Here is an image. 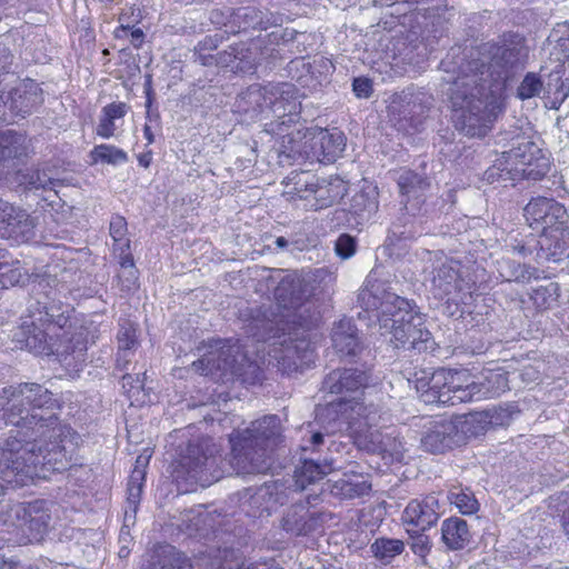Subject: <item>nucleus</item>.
Listing matches in <instances>:
<instances>
[{
  "mask_svg": "<svg viewBox=\"0 0 569 569\" xmlns=\"http://www.w3.org/2000/svg\"><path fill=\"white\" fill-rule=\"evenodd\" d=\"M60 405L43 386L24 382L4 387L0 391V422L16 428L21 438L20 456L16 462L24 483L41 471H63L72 462L78 435L62 425L52 412Z\"/></svg>",
  "mask_w": 569,
  "mask_h": 569,
  "instance_id": "f257e3e1",
  "label": "nucleus"
},
{
  "mask_svg": "<svg viewBox=\"0 0 569 569\" xmlns=\"http://www.w3.org/2000/svg\"><path fill=\"white\" fill-rule=\"evenodd\" d=\"M459 66V76L453 80L459 89L451 93L452 121L457 130L470 138H483L493 129L498 118L505 113L506 103L501 96L487 91L475 79L468 80Z\"/></svg>",
  "mask_w": 569,
  "mask_h": 569,
  "instance_id": "f03ea898",
  "label": "nucleus"
},
{
  "mask_svg": "<svg viewBox=\"0 0 569 569\" xmlns=\"http://www.w3.org/2000/svg\"><path fill=\"white\" fill-rule=\"evenodd\" d=\"M232 443V466L238 473H264L271 467V455L282 442V427L278 416L257 419Z\"/></svg>",
  "mask_w": 569,
  "mask_h": 569,
  "instance_id": "7ed1b4c3",
  "label": "nucleus"
},
{
  "mask_svg": "<svg viewBox=\"0 0 569 569\" xmlns=\"http://www.w3.org/2000/svg\"><path fill=\"white\" fill-rule=\"evenodd\" d=\"M382 319V328H389L390 342L396 349L429 355L436 351L431 332L423 326L421 313L413 301L395 296L389 302Z\"/></svg>",
  "mask_w": 569,
  "mask_h": 569,
  "instance_id": "20e7f679",
  "label": "nucleus"
},
{
  "mask_svg": "<svg viewBox=\"0 0 569 569\" xmlns=\"http://www.w3.org/2000/svg\"><path fill=\"white\" fill-rule=\"evenodd\" d=\"M71 340L69 318L60 315L54 320L47 310L41 309L23 316L16 333L19 348L34 356H54V348Z\"/></svg>",
  "mask_w": 569,
  "mask_h": 569,
  "instance_id": "39448f33",
  "label": "nucleus"
},
{
  "mask_svg": "<svg viewBox=\"0 0 569 569\" xmlns=\"http://www.w3.org/2000/svg\"><path fill=\"white\" fill-rule=\"evenodd\" d=\"M505 170L520 174L528 180L542 179L550 169L549 158L535 142L531 136L525 133L516 137L513 147L501 154Z\"/></svg>",
  "mask_w": 569,
  "mask_h": 569,
  "instance_id": "423d86ee",
  "label": "nucleus"
},
{
  "mask_svg": "<svg viewBox=\"0 0 569 569\" xmlns=\"http://www.w3.org/2000/svg\"><path fill=\"white\" fill-rule=\"evenodd\" d=\"M217 36H207L194 47V58L203 67L230 69L233 73L253 72L251 51L244 43H234L227 50L212 53L219 47Z\"/></svg>",
  "mask_w": 569,
  "mask_h": 569,
  "instance_id": "0eeeda50",
  "label": "nucleus"
},
{
  "mask_svg": "<svg viewBox=\"0 0 569 569\" xmlns=\"http://www.w3.org/2000/svg\"><path fill=\"white\" fill-rule=\"evenodd\" d=\"M490 66L498 74H508L529 58L527 39L517 31L502 32L497 41L488 44Z\"/></svg>",
  "mask_w": 569,
  "mask_h": 569,
  "instance_id": "6e6552de",
  "label": "nucleus"
},
{
  "mask_svg": "<svg viewBox=\"0 0 569 569\" xmlns=\"http://www.w3.org/2000/svg\"><path fill=\"white\" fill-rule=\"evenodd\" d=\"M110 237L113 240L112 253L118 259L123 273L118 276L122 289L131 290L138 286V269L131 252V242L128 238V223L124 217L114 214L109 226Z\"/></svg>",
  "mask_w": 569,
  "mask_h": 569,
  "instance_id": "1a4fd4ad",
  "label": "nucleus"
},
{
  "mask_svg": "<svg viewBox=\"0 0 569 569\" xmlns=\"http://www.w3.org/2000/svg\"><path fill=\"white\" fill-rule=\"evenodd\" d=\"M316 273L290 271L278 282L273 296L280 308L297 309L316 291Z\"/></svg>",
  "mask_w": 569,
  "mask_h": 569,
  "instance_id": "9d476101",
  "label": "nucleus"
},
{
  "mask_svg": "<svg viewBox=\"0 0 569 569\" xmlns=\"http://www.w3.org/2000/svg\"><path fill=\"white\" fill-rule=\"evenodd\" d=\"M216 459L208 457L200 445L189 443L174 469L176 479L184 478L192 483L207 487L219 479L211 470Z\"/></svg>",
  "mask_w": 569,
  "mask_h": 569,
  "instance_id": "9b49d317",
  "label": "nucleus"
},
{
  "mask_svg": "<svg viewBox=\"0 0 569 569\" xmlns=\"http://www.w3.org/2000/svg\"><path fill=\"white\" fill-rule=\"evenodd\" d=\"M303 137L306 152L321 163L335 162L346 147V138L341 131H330L325 128L308 129Z\"/></svg>",
  "mask_w": 569,
  "mask_h": 569,
  "instance_id": "f8f14e48",
  "label": "nucleus"
},
{
  "mask_svg": "<svg viewBox=\"0 0 569 569\" xmlns=\"http://www.w3.org/2000/svg\"><path fill=\"white\" fill-rule=\"evenodd\" d=\"M566 207L547 197H535L523 208V217L531 229L540 230V233L549 230L562 219L568 218Z\"/></svg>",
  "mask_w": 569,
  "mask_h": 569,
  "instance_id": "ddd939ff",
  "label": "nucleus"
},
{
  "mask_svg": "<svg viewBox=\"0 0 569 569\" xmlns=\"http://www.w3.org/2000/svg\"><path fill=\"white\" fill-rule=\"evenodd\" d=\"M332 517L328 511H310L305 503L300 502L286 510L281 526L290 535L307 536L322 528Z\"/></svg>",
  "mask_w": 569,
  "mask_h": 569,
  "instance_id": "4468645a",
  "label": "nucleus"
},
{
  "mask_svg": "<svg viewBox=\"0 0 569 569\" xmlns=\"http://www.w3.org/2000/svg\"><path fill=\"white\" fill-rule=\"evenodd\" d=\"M278 502L279 486L274 481L239 492V510L250 518H259L264 513L269 516Z\"/></svg>",
  "mask_w": 569,
  "mask_h": 569,
  "instance_id": "2eb2a0df",
  "label": "nucleus"
},
{
  "mask_svg": "<svg viewBox=\"0 0 569 569\" xmlns=\"http://www.w3.org/2000/svg\"><path fill=\"white\" fill-rule=\"evenodd\" d=\"M348 415L349 420L348 433L352 438L353 443L358 447L360 436L368 438L370 432L379 428L382 420L380 408L370 402L356 399L348 400Z\"/></svg>",
  "mask_w": 569,
  "mask_h": 569,
  "instance_id": "dca6fc26",
  "label": "nucleus"
},
{
  "mask_svg": "<svg viewBox=\"0 0 569 569\" xmlns=\"http://www.w3.org/2000/svg\"><path fill=\"white\" fill-rule=\"evenodd\" d=\"M31 152L27 133L12 129L0 131V171L24 164Z\"/></svg>",
  "mask_w": 569,
  "mask_h": 569,
  "instance_id": "f3484780",
  "label": "nucleus"
},
{
  "mask_svg": "<svg viewBox=\"0 0 569 569\" xmlns=\"http://www.w3.org/2000/svg\"><path fill=\"white\" fill-rule=\"evenodd\" d=\"M537 257L558 262L569 257V216L562 219L545 233L539 234L537 241Z\"/></svg>",
  "mask_w": 569,
  "mask_h": 569,
  "instance_id": "a211bd4d",
  "label": "nucleus"
},
{
  "mask_svg": "<svg viewBox=\"0 0 569 569\" xmlns=\"http://www.w3.org/2000/svg\"><path fill=\"white\" fill-rule=\"evenodd\" d=\"M421 447L431 453H443L459 447L450 420H428L423 425Z\"/></svg>",
  "mask_w": 569,
  "mask_h": 569,
  "instance_id": "6ab92c4d",
  "label": "nucleus"
},
{
  "mask_svg": "<svg viewBox=\"0 0 569 569\" xmlns=\"http://www.w3.org/2000/svg\"><path fill=\"white\" fill-rule=\"evenodd\" d=\"M310 203L306 211H319L329 208L345 198L348 192V182L340 177L319 179L315 176Z\"/></svg>",
  "mask_w": 569,
  "mask_h": 569,
  "instance_id": "aec40b11",
  "label": "nucleus"
},
{
  "mask_svg": "<svg viewBox=\"0 0 569 569\" xmlns=\"http://www.w3.org/2000/svg\"><path fill=\"white\" fill-rule=\"evenodd\" d=\"M33 229L30 216L22 209L0 200V237L23 240Z\"/></svg>",
  "mask_w": 569,
  "mask_h": 569,
  "instance_id": "412c9836",
  "label": "nucleus"
},
{
  "mask_svg": "<svg viewBox=\"0 0 569 569\" xmlns=\"http://www.w3.org/2000/svg\"><path fill=\"white\" fill-rule=\"evenodd\" d=\"M21 438L8 439L6 447H0V496L4 493L8 486H24L22 471L16 469L17 463L22 461L20 456Z\"/></svg>",
  "mask_w": 569,
  "mask_h": 569,
  "instance_id": "4be33fe9",
  "label": "nucleus"
},
{
  "mask_svg": "<svg viewBox=\"0 0 569 569\" xmlns=\"http://www.w3.org/2000/svg\"><path fill=\"white\" fill-rule=\"evenodd\" d=\"M370 372L359 368H343L331 371L322 382V389L329 393L353 391L366 387L370 380Z\"/></svg>",
  "mask_w": 569,
  "mask_h": 569,
  "instance_id": "5701e85b",
  "label": "nucleus"
},
{
  "mask_svg": "<svg viewBox=\"0 0 569 569\" xmlns=\"http://www.w3.org/2000/svg\"><path fill=\"white\" fill-rule=\"evenodd\" d=\"M315 176L306 171H291L282 181V197L286 201L306 211L310 203Z\"/></svg>",
  "mask_w": 569,
  "mask_h": 569,
  "instance_id": "b1692460",
  "label": "nucleus"
},
{
  "mask_svg": "<svg viewBox=\"0 0 569 569\" xmlns=\"http://www.w3.org/2000/svg\"><path fill=\"white\" fill-rule=\"evenodd\" d=\"M348 400L332 401L316 409V421L327 436L348 432Z\"/></svg>",
  "mask_w": 569,
  "mask_h": 569,
  "instance_id": "393cba45",
  "label": "nucleus"
},
{
  "mask_svg": "<svg viewBox=\"0 0 569 569\" xmlns=\"http://www.w3.org/2000/svg\"><path fill=\"white\" fill-rule=\"evenodd\" d=\"M336 469L332 459H325L322 462L313 458H306L301 460L293 472V482L290 486L295 491H303L310 485L323 479V477Z\"/></svg>",
  "mask_w": 569,
  "mask_h": 569,
  "instance_id": "a878e982",
  "label": "nucleus"
},
{
  "mask_svg": "<svg viewBox=\"0 0 569 569\" xmlns=\"http://www.w3.org/2000/svg\"><path fill=\"white\" fill-rule=\"evenodd\" d=\"M332 347L338 356H357L360 352V338L351 319H340L331 331Z\"/></svg>",
  "mask_w": 569,
  "mask_h": 569,
  "instance_id": "bb28decb",
  "label": "nucleus"
},
{
  "mask_svg": "<svg viewBox=\"0 0 569 569\" xmlns=\"http://www.w3.org/2000/svg\"><path fill=\"white\" fill-rule=\"evenodd\" d=\"M358 448L370 453L390 456L400 455L405 450L403 442L395 430L382 432L379 428L370 432L368 438L360 436Z\"/></svg>",
  "mask_w": 569,
  "mask_h": 569,
  "instance_id": "cd10ccee",
  "label": "nucleus"
},
{
  "mask_svg": "<svg viewBox=\"0 0 569 569\" xmlns=\"http://www.w3.org/2000/svg\"><path fill=\"white\" fill-rule=\"evenodd\" d=\"M326 485L330 495L339 499L361 498L371 490V483L361 475L356 473H343L337 480L329 479Z\"/></svg>",
  "mask_w": 569,
  "mask_h": 569,
  "instance_id": "c85d7f7f",
  "label": "nucleus"
},
{
  "mask_svg": "<svg viewBox=\"0 0 569 569\" xmlns=\"http://www.w3.org/2000/svg\"><path fill=\"white\" fill-rule=\"evenodd\" d=\"M21 513L26 518L23 531L27 533L29 540L37 542L41 541L50 528V513L39 508L37 503L29 505L28 508L18 506L16 515L20 517Z\"/></svg>",
  "mask_w": 569,
  "mask_h": 569,
  "instance_id": "c756f323",
  "label": "nucleus"
},
{
  "mask_svg": "<svg viewBox=\"0 0 569 569\" xmlns=\"http://www.w3.org/2000/svg\"><path fill=\"white\" fill-rule=\"evenodd\" d=\"M437 505L438 501L433 497H428L423 501L412 500L403 511V520L425 531L438 520L439 515L435 509Z\"/></svg>",
  "mask_w": 569,
  "mask_h": 569,
  "instance_id": "7c9ffc66",
  "label": "nucleus"
},
{
  "mask_svg": "<svg viewBox=\"0 0 569 569\" xmlns=\"http://www.w3.org/2000/svg\"><path fill=\"white\" fill-rule=\"evenodd\" d=\"M487 415L482 411L470 412L468 415L457 416L450 419L456 433V442L459 447L467 443L471 438H476L488 429Z\"/></svg>",
  "mask_w": 569,
  "mask_h": 569,
  "instance_id": "2f4dec72",
  "label": "nucleus"
},
{
  "mask_svg": "<svg viewBox=\"0 0 569 569\" xmlns=\"http://www.w3.org/2000/svg\"><path fill=\"white\" fill-rule=\"evenodd\" d=\"M131 107L123 101H112L102 107L96 134L102 139H110L116 134L118 120H122Z\"/></svg>",
  "mask_w": 569,
  "mask_h": 569,
  "instance_id": "473e14b6",
  "label": "nucleus"
},
{
  "mask_svg": "<svg viewBox=\"0 0 569 569\" xmlns=\"http://www.w3.org/2000/svg\"><path fill=\"white\" fill-rule=\"evenodd\" d=\"M441 539L450 550L463 549L471 540V533L466 520L451 517L441 526Z\"/></svg>",
  "mask_w": 569,
  "mask_h": 569,
  "instance_id": "72a5a7b5",
  "label": "nucleus"
},
{
  "mask_svg": "<svg viewBox=\"0 0 569 569\" xmlns=\"http://www.w3.org/2000/svg\"><path fill=\"white\" fill-rule=\"evenodd\" d=\"M508 372L497 369H485L477 381L478 392L482 399L495 398L509 390Z\"/></svg>",
  "mask_w": 569,
  "mask_h": 569,
  "instance_id": "f704fd0d",
  "label": "nucleus"
},
{
  "mask_svg": "<svg viewBox=\"0 0 569 569\" xmlns=\"http://www.w3.org/2000/svg\"><path fill=\"white\" fill-rule=\"evenodd\" d=\"M24 276L21 261L7 249L0 248V293L10 287L18 286Z\"/></svg>",
  "mask_w": 569,
  "mask_h": 569,
  "instance_id": "c9c22d12",
  "label": "nucleus"
},
{
  "mask_svg": "<svg viewBox=\"0 0 569 569\" xmlns=\"http://www.w3.org/2000/svg\"><path fill=\"white\" fill-rule=\"evenodd\" d=\"M149 569H192V565L184 553L167 545L154 552Z\"/></svg>",
  "mask_w": 569,
  "mask_h": 569,
  "instance_id": "e433bc0d",
  "label": "nucleus"
},
{
  "mask_svg": "<svg viewBox=\"0 0 569 569\" xmlns=\"http://www.w3.org/2000/svg\"><path fill=\"white\" fill-rule=\"evenodd\" d=\"M560 287L557 282L538 286L529 293V299L538 312L552 309L558 305Z\"/></svg>",
  "mask_w": 569,
  "mask_h": 569,
  "instance_id": "4c0bfd02",
  "label": "nucleus"
},
{
  "mask_svg": "<svg viewBox=\"0 0 569 569\" xmlns=\"http://www.w3.org/2000/svg\"><path fill=\"white\" fill-rule=\"evenodd\" d=\"M90 163H106L111 166L123 164L128 161V153L114 146L109 143H101L93 147L89 152Z\"/></svg>",
  "mask_w": 569,
  "mask_h": 569,
  "instance_id": "58836bf2",
  "label": "nucleus"
},
{
  "mask_svg": "<svg viewBox=\"0 0 569 569\" xmlns=\"http://www.w3.org/2000/svg\"><path fill=\"white\" fill-rule=\"evenodd\" d=\"M287 104L288 113H286L287 108L284 106L283 99H277L272 103V110L274 113H278L281 109L283 112L278 116L280 121H277L276 123L271 122L268 124V132L272 134L284 136L286 131L282 127H288L290 123L296 122L297 118L299 117L300 106L296 101H288Z\"/></svg>",
  "mask_w": 569,
  "mask_h": 569,
  "instance_id": "ea45409f",
  "label": "nucleus"
},
{
  "mask_svg": "<svg viewBox=\"0 0 569 569\" xmlns=\"http://www.w3.org/2000/svg\"><path fill=\"white\" fill-rule=\"evenodd\" d=\"M117 343L119 351H136L140 345L138 325L129 319L121 320L117 333Z\"/></svg>",
  "mask_w": 569,
  "mask_h": 569,
  "instance_id": "a19ab883",
  "label": "nucleus"
},
{
  "mask_svg": "<svg viewBox=\"0 0 569 569\" xmlns=\"http://www.w3.org/2000/svg\"><path fill=\"white\" fill-rule=\"evenodd\" d=\"M405 545L399 539L378 538L371 545V551L376 558L389 562L392 558L403 551Z\"/></svg>",
  "mask_w": 569,
  "mask_h": 569,
  "instance_id": "79ce46f5",
  "label": "nucleus"
},
{
  "mask_svg": "<svg viewBox=\"0 0 569 569\" xmlns=\"http://www.w3.org/2000/svg\"><path fill=\"white\" fill-rule=\"evenodd\" d=\"M479 388L477 381L472 380L469 383H466L457 389H447L448 393H452L447 399H442L446 395L445 391L440 393L439 400L442 402L451 401L452 405L457 402H469L475 400H481L482 397L480 392H478Z\"/></svg>",
  "mask_w": 569,
  "mask_h": 569,
  "instance_id": "37998d69",
  "label": "nucleus"
},
{
  "mask_svg": "<svg viewBox=\"0 0 569 569\" xmlns=\"http://www.w3.org/2000/svg\"><path fill=\"white\" fill-rule=\"evenodd\" d=\"M483 415H487V423L489 426L498 427V426H505L510 422L515 413H518L519 410L517 406L513 403H505L495 406L492 408H489L487 410L482 411Z\"/></svg>",
  "mask_w": 569,
  "mask_h": 569,
  "instance_id": "c03bdc74",
  "label": "nucleus"
},
{
  "mask_svg": "<svg viewBox=\"0 0 569 569\" xmlns=\"http://www.w3.org/2000/svg\"><path fill=\"white\" fill-rule=\"evenodd\" d=\"M449 499L463 515H471L478 511L479 503L469 489H456L450 491Z\"/></svg>",
  "mask_w": 569,
  "mask_h": 569,
  "instance_id": "a18cd8bd",
  "label": "nucleus"
},
{
  "mask_svg": "<svg viewBox=\"0 0 569 569\" xmlns=\"http://www.w3.org/2000/svg\"><path fill=\"white\" fill-rule=\"evenodd\" d=\"M237 17L242 19V26L239 28L247 30H266L269 27V20L264 19L263 12L257 8L239 9Z\"/></svg>",
  "mask_w": 569,
  "mask_h": 569,
  "instance_id": "49530a36",
  "label": "nucleus"
},
{
  "mask_svg": "<svg viewBox=\"0 0 569 569\" xmlns=\"http://www.w3.org/2000/svg\"><path fill=\"white\" fill-rule=\"evenodd\" d=\"M543 88L541 78L535 72H528L517 88V97L520 100H528L539 96Z\"/></svg>",
  "mask_w": 569,
  "mask_h": 569,
  "instance_id": "de8ad7c7",
  "label": "nucleus"
},
{
  "mask_svg": "<svg viewBox=\"0 0 569 569\" xmlns=\"http://www.w3.org/2000/svg\"><path fill=\"white\" fill-rule=\"evenodd\" d=\"M303 359L305 358H276L277 362L274 367H277V370L282 375L288 377L297 376L313 365L311 359L308 361H303Z\"/></svg>",
  "mask_w": 569,
  "mask_h": 569,
  "instance_id": "09e8293b",
  "label": "nucleus"
},
{
  "mask_svg": "<svg viewBox=\"0 0 569 569\" xmlns=\"http://www.w3.org/2000/svg\"><path fill=\"white\" fill-rule=\"evenodd\" d=\"M144 480V470L136 468L129 477L128 481V503L132 507V510L136 511L138 503L141 498L142 487Z\"/></svg>",
  "mask_w": 569,
  "mask_h": 569,
  "instance_id": "8fccbe9b",
  "label": "nucleus"
},
{
  "mask_svg": "<svg viewBox=\"0 0 569 569\" xmlns=\"http://www.w3.org/2000/svg\"><path fill=\"white\" fill-rule=\"evenodd\" d=\"M436 281H438L437 286L442 293L449 296L458 288L459 274L452 268L442 267L438 270Z\"/></svg>",
  "mask_w": 569,
  "mask_h": 569,
  "instance_id": "3c124183",
  "label": "nucleus"
},
{
  "mask_svg": "<svg viewBox=\"0 0 569 569\" xmlns=\"http://www.w3.org/2000/svg\"><path fill=\"white\" fill-rule=\"evenodd\" d=\"M128 34H130L131 44L134 49H140L143 46L146 34L141 28H134L130 27L129 24L121 23L120 26L116 27L113 31V37L116 39H123Z\"/></svg>",
  "mask_w": 569,
  "mask_h": 569,
  "instance_id": "603ef678",
  "label": "nucleus"
},
{
  "mask_svg": "<svg viewBox=\"0 0 569 569\" xmlns=\"http://www.w3.org/2000/svg\"><path fill=\"white\" fill-rule=\"evenodd\" d=\"M438 375H443L445 382L443 388L446 389H457L466 383L472 381L470 375L467 370H441Z\"/></svg>",
  "mask_w": 569,
  "mask_h": 569,
  "instance_id": "864d4df0",
  "label": "nucleus"
},
{
  "mask_svg": "<svg viewBox=\"0 0 569 569\" xmlns=\"http://www.w3.org/2000/svg\"><path fill=\"white\" fill-rule=\"evenodd\" d=\"M357 250V241L349 233H341L335 242V251L341 259L351 258Z\"/></svg>",
  "mask_w": 569,
  "mask_h": 569,
  "instance_id": "5fc2aeb1",
  "label": "nucleus"
},
{
  "mask_svg": "<svg viewBox=\"0 0 569 569\" xmlns=\"http://www.w3.org/2000/svg\"><path fill=\"white\" fill-rule=\"evenodd\" d=\"M423 179L413 170H405L399 179L398 187L401 194H409L416 187L420 186Z\"/></svg>",
  "mask_w": 569,
  "mask_h": 569,
  "instance_id": "6e6d98bb",
  "label": "nucleus"
},
{
  "mask_svg": "<svg viewBox=\"0 0 569 569\" xmlns=\"http://www.w3.org/2000/svg\"><path fill=\"white\" fill-rule=\"evenodd\" d=\"M352 90L358 98H369L373 92L372 81L366 77L355 78Z\"/></svg>",
  "mask_w": 569,
  "mask_h": 569,
  "instance_id": "4d7b16f0",
  "label": "nucleus"
},
{
  "mask_svg": "<svg viewBox=\"0 0 569 569\" xmlns=\"http://www.w3.org/2000/svg\"><path fill=\"white\" fill-rule=\"evenodd\" d=\"M410 547L415 555L425 557L430 551V541L428 536L418 535L413 537Z\"/></svg>",
  "mask_w": 569,
  "mask_h": 569,
  "instance_id": "13d9d810",
  "label": "nucleus"
},
{
  "mask_svg": "<svg viewBox=\"0 0 569 569\" xmlns=\"http://www.w3.org/2000/svg\"><path fill=\"white\" fill-rule=\"evenodd\" d=\"M144 96H146V108L148 121H152L151 108L154 102V91L152 88L151 76H148L144 82Z\"/></svg>",
  "mask_w": 569,
  "mask_h": 569,
  "instance_id": "bf43d9fd",
  "label": "nucleus"
},
{
  "mask_svg": "<svg viewBox=\"0 0 569 569\" xmlns=\"http://www.w3.org/2000/svg\"><path fill=\"white\" fill-rule=\"evenodd\" d=\"M160 126V116L159 113L157 112L156 114H152V121L150 122H147L144 123L143 126V138L146 139L147 141V146H150L154 142V133H153V130L152 128L153 127H159Z\"/></svg>",
  "mask_w": 569,
  "mask_h": 569,
  "instance_id": "052dcab7",
  "label": "nucleus"
},
{
  "mask_svg": "<svg viewBox=\"0 0 569 569\" xmlns=\"http://www.w3.org/2000/svg\"><path fill=\"white\" fill-rule=\"evenodd\" d=\"M208 345L210 348L220 351L221 353L219 356H224L223 350L224 349L229 350L231 347L234 346L232 339H222V338H212L209 340Z\"/></svg>",
  "mask_w": 569,
  "mask_h": 569,
  "instance_id": "680f3d73",
  "label": "nucleus"
},
{
  "mask_svg": "<svg viewBox=\"0 0 569 569\" xmlns=\"http://www.w3.org/2000/svg\"><path fill=\"white\" fill-rule=\"evenodd\" d=\"M152 158H153V152L151 149H148L137 156L139 166H141L146 169L150 167V164L152 162Z\"/></svg>",
  "mask_w": 569,
  "mask_h": 569,
  "instance_id": "e2e57ef3",
  "label": "nucleus"
},
{
  "mask_svg": "<svg viewBox=\"0 0 569 569\" xmlns=\"http://www.w3.org/2000/svg\"><path fill=\"white\" fill-rule=\"evenodd\" d=\"M327 436V433L320 429L318 431H315L311 436V443L315 446V447H318L320 445L323 443V437Z\"/></svg>",
  "mask_w": 569,
  "mask_h": 569,
  "instance_id": "0e129e2a",
  "label": "nucleus"
},
{
  "mask_svg": "<svg viewBox=\"0 0 569 569\" xmlns=\"http://www.w3.org/2000/svg\"><path fill=\"white\" fill-rule=\"evenodd\" d=\"M556 74V80L557 81H560V87L557 89L556 92H562V89L565 87L563 82L561 81V70L558 69L556 70L555 72L550 73L549 74V81H548V87H551V78ZM551 90V88H549Z\"/></svg>",
  "mask_w": 569,
  "mask_h": 569,
  "instance_id": "69168bd1",
  "label": "nucleus"
},
{
  "mask_svg": "<svg viewBox=\"0 0 569 569\" xmlns=\"http://www.w3.org/2000/svg\"><path fill=\"white\" fill-rule=\"evenodd\" d=\"M204 360L208 361V365L211 362V360L214 362V358H200L198 361H194L192 366L197 369L203 366Z\"/></svg>",
  "mask_w": 569,
  "mask_h": 569,
  "instance_id": "338daca9",
  "label": "nucleus"
},
{
  "mask_svg": "<svg viewBox=\"0 0 569 569\" xmlns=\"http://www.w3.org/2000/svg\"><path fill=\"white\" fill-rule=\"evenodd\" d=\"M562 526L567 535H569V511L562 517Z\"/></svg>",
  "mask_w": 569,
  "mask_h": 569,
  "instance_id": "774afa93",
  "label": "nucleus"
}]
</instances>
